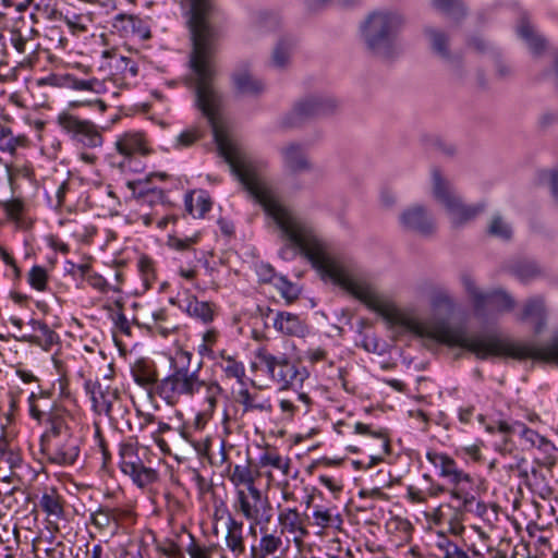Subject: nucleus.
Here are the masks:
<instances>
[{
  "instance_id": "1",
  "label": "nucleus",
  "mask_w": 558,
  "mask_h": 558,
  "mask_svg": "<svg viewBox=\"0 0 558 558\" xmlns=\"http://www.w3.org/2000/svg\"><path fill=\"white\" fill-rule=\"evenodd\" d=\"M184 355L187 357V364L179 365L171 360V373L158 383L157 395L168 405H175L183 397L193 398L204 392V402L207 405L205 411L211 414L217 407L222 388L216 380L201 378V364L192 369L190 367L191 354L184 352Z\"/></svg>"
},
{
  "instance_id": "2",
  "label": "nucleus",
  "mask_w": 558,
  "mask_h": 558,
  "mask_svg": "<svg viewBox=\"0 0 558 558\" xmlns=\"http://www.w3.org/2000/svg\"><path fill=\"white\" fill-rule=\"evenodd\" d=\"M403 25L404 19L399 12L375 11L362 26V38L373 54L390 59L398 52L397 36Z\"/></svg>"
},
{
  "instance_id": "3",
  "label": "nucleus",
  "mask_w": 558,
  "mask_h": 558,
  "mask_svg": "<svg viewBox=\"0 0 558 558\" xmlns=\"http://www.w3.org/2000/svg\"><path fill=\"white\" fill-rule=\"evenodd\" d=\"M427 460L439 469V475L450 484L449 494L459 509L472 510L475 502V483L473 477L459 469L456 461L445 453L427 452Z\"/></svg>"
},
{
  "instance_id": "4",
  "label": "nucleus",
  "mask_w": 558,
  "mask_h": 558,
  "mask_svg": "<svg viewBox=\"0 0 558 558\" xmlns=\"http://www.w3.org/2000/svg\"><path fill=\"white\" fill-rule=\"evenodd\" d=\"M432 179L433 195L445 207L453 227H461L484 211L483 204L465 205L439 170H433Z\"/></svg>"
},
{
  "instance_id": "5",
  "label": "nucleus",
  "mask_w": 558,
  "mask_h": 558,
  "mask_svg": "<svg viewBox=\"0 0 558 558\" xmlns=\"http://www.w3.org/2000/svg\"><path fill=\"white\" fill-rule=\"evenodd\" d=\"M189 7L187 26L193 46H216L218 33L211 24L214 4L211 0H184Z\"/></svg>"
},
{
  "instance_id": "6",
  "label": "nucleus",
  "mask_w": 558,
  "mask_h": 558,
  "mask_svg": "<svg viewBox=\"0 0 558 558\" xmlns=\"http://www.w3.org/2000/svg\"><path fill=\"white\" fill-rule=\"evenodd\" d=\"M255 356L260 369L268 374L281 389L302 386L308 375L305 368L299 369L284 355L275 356L265 348L258 349Z\"/></svg>"
},
{
  "instance_id": "7",
  "label": "nucleus",
  "mask_w": 558,
  "mask_h": 558,
  "mask_svg": "<svg viewBox=\"0 0 558 558\" xmlns=\"http://www.w3.org/2000/svg\"><path fill=\"white\" fill-rule=\"evenodd\" d=\"M338 108V101L330 96H308L293 106L281 119V126L293 129L307 120L329 116Z\"/></svg>"
},
{
  "instance_id": "8",
  "label": "nucleus",
  "mask_w": 558,
  "mask_h": 558,
  "mask_svg": "<svg viewBox=\"0 0 558 558\" xmlns=\"http://www.w3.org/2000/svg\"><path fill=\"white\" fill-rule=\"evenodd\" d=\"M462 283L475 311L481 315L492 312H507L514 307L515 302L512 296L502 290L483 292L470 276H463Z\"/></svg>"
},
{
  "instance_id": "9",
  "label": "nucleus",
  "mask_w": 558,
  "mask_h": 558,
  "mask_svg": "<svg viewBox=\"0 0 558 558\" xmlns=\"http://www.w3.org/2000/svg\"><path fill=\"white\" fill-rule=\"evenodd\" d=\"M58 124L72 140L85 147L95 148L102 145V135L92 121L80 119L69 112H62L58 116Z\"/></svg>"
},
{
  "instance_id": "10",
  "label": "nucleus",
  "mask_w": 558,
  "mask_h": 558,
  "mask_svg": "<svg viewBox=\"0 0 558 558\" xmlns=\"http://www.w3.org/2000/svg\"><path fill=\"white\" fill-rule=\"evenodd\" d=\"M232 507L246 520L254 521L259 517L270 514L271 510L268 498L264 497L256 486L248 487V489H236Z\"/></svg>"
},
{
  "instance_id": "11",
  "label": "nucleus",
  "mask_w": 558,
  "mask_h": 558,
  "mask_svg": "<svg viewBox=\"0 0 558 558\" xmlns=\"http://www.w3.org/2000/svg\"><path fill=\"white\" fill-rule=\"evenodd\" d=\"M40 451L50 463L72 465L80 454V439L74 435L40 444Z\"/></svg>"
},
{
  "instance_id": "12",
  "label": "nucleus",
  "mask_w": 558,
  "mask_h": 558,
  "mask_svg": "<svg viewBox=\"0 0 558 558\" xmlns=\"http://www.w3.org/2000/svg\"><path fill=\"white\" fill-rule=\"evenodd\" d=\"M46 422V429L40 437V444L43 441L52 440L56 438H63L69 435H73L71 423L73 416L70 411L64 407L51 408L48 412V416L44 418Z\"/></svg>"
},
{
  "instance_id": "13",
  "label": "nucleus",
  "mask_w": 558,
  "mask_h": 558,
  "mask_svg": "<svg viewBox=\"0 0 558 558\" xmlns=\"http://www.w3.org/2000/svg\"><path fill=\"white\" fill-rule=\"evenodd\" d=\"M400 222L403 228L422 235H430L436 230L432 215L421 205H414L404 209L400 215Z\"/></svg>"
},
{
  "instance_id": "14",
  "label": "nucleus",
  "mask_w": 558,
  "mask_h": 558,
  "mask_svg": "<svg viewBox=\"0 0 558 558\" xmlns=\"http://www.w3.org/2000/svg\"><path fill=\"white\" fill-rule=\"evenodd\" d=\"M306 520V514L300 513L296 508L281 509L278 514L281 534H290L296 545H301L310 534Z\"/></svg>"
},
{
  "instance_id": "15",
  "label": "nucleus",
  "mask_w": 558,
  "mask_h": 558,
  "mask_svg": "<svg viewBox=\"0 0 558 558\" xmlns=\"http://www.w3.org/2000/svg\"><path fill=\"white\" fill-rule=\"evenodd\" d=\"M354 432L356 434L371 435L375 440L374 445H369L372 453L368 457L369 461L366 464V469L377 465L384 460L385 456L389 454L390 441L387 434L383 429L373 432L369 425L357 422L354 425Z\"/></svg>"
},
{
  "instance_id": "16",
  "label": "nucleus",
  "mask_w": 558,
  "mask_h": 558,
  "mask_svg": "<svg viewBox=\"0 0 558 558\" xmlns=\"http://www.w3.org/2000/svg\"><path fill=\"white\" fill-rule=\"evenodd\" d=\"M432 49L447 65L449 71L457 77L461 76L460 58L452 54L448 47V37L445 33L436 29H426Z\"/></svg>"
},
{
  "instance_id": "17",
  "label": "nucleus",
  "mask_w": 558,
  "mask_h": 558,
  "mask_svg": "<svg viewBox=\"0 0 558 558\" xmlns=\"http://www.w3.org/2000/svg\"><path fill=\"white\" fill-rule=\"evenodd\" d=\"M86 393L89 396L93 408L98 413L109 414L112 409L113 401L118 398V390L110 387H102L98 381L90 379L84 384Z\"/></svg>"
},
{
  "instance_id": "18",
  "label": "nucleus",
  "mask_w": 558,
  "mask_h": 558,
  "mask_svg": "<svg viewBox=\"0 0 558 558\" xmlns=\"http://www.w3.org/2000/svg\"><path fill=\"white\" fill-rule=\"evenodd\" d=\"M132 376L134 381L142 388L150 391L154 389L157 395L158 379L157 367L154 362L138 360L132 366Z\"/></svg>"
},
{
  "instance_id": "19",
  "label": "nucleus",
  "mask_w": 558,
  "mask_h": 558,
  "mask_svg": "<svg viewBox=\"0 0 558 558\" xmlns=\"http://www.w3.org/2000/svg\"><path fill=\"white\" fill-rule=\"evenodd\" d=\"M274 328L283 336L304 337L308 329L307 325L295 314L278 312L274 319Z\"/></svg>"
},
{
  "instance_id": "20",
  "label": "nucleus",
  "mask_w": 558,
  "mask_h": 558,
  "mask_svg": "<svg viewBox=\"0 0 558 558\" xmlns=\"http://www.w3.org/2000/svg\"><path fill=\"white\" fill-rule=\"evenodd\" d=\"M116 149L124 157L149 154L144 136L138 132H126L120 135L116 141Z\"/></svg>"
},
{
  "instance_id": "21",
  "label": "nucleus",
  "mask_w": 558,
  "mask_h": 558,
  "mask_svg": "<svg viewBox=\"0 0 558 558\" xmlns=\"http://www.w3.org/2000/svg\"><path fill=\"white\" fill-rule=\"evenodd\" d=\"M145 322L140 323L138 317H134L133 320L137 325L146 327L150 332L158 333L162 337H168L178 330V325L168 318L167 311L159 308L154 311L150 318H144Z\"/></svg>"
},
{
  "instance_id": "22",
  "label": "nucleus",
  "mask_w": 558,
  "mask_h": 558,
  "mask_svg": "<svg viewBox=\"0 0 558 558\" xmlns=\"http://www.w3.org/2000/svg\"><path fill=\"white\" fill-rule=\"evenodd\" d=\"M36 327L35 333H23L20 340L29 344L38 345L48 351L59 340V336L46 323L41 320H33Z\"/></svg>"
},
{
  "instance_id": "23",
  "label": "nucleus",
  "mask_w": 558,
  "mask_h": 558,
  "mask_svg": "<svg viewBox=\"0 0 558 558\" xmlns=\"http://www.w3.org/2000/svg\"><path fill=\"white\" fill-rule=\"evenodd\" d=\"M38 36V31L26 21L20 20L10 29V43L19 53L27 51V45Z\"/></svg>"
},
{
  "instance_id": "24",
  "label": "nucleus",
  "mask_w": 558,
  "mask_h": 558,
  "mask_svg": "<svg viewBox=\"0 0 558 558\" xmlns=\"http://www.w3.org/2000/svg\"><path fill=\"white\" fill-rule=\"evenodd\" d=\"M232 82L238 93L256 96L264 92V83L247 69H239L232 74Z\"/></svg>"
},
{
  "instance_id": "25",
  "label": "nucleus",
  "mask_w": 558,
  "mask_h": 558,
  "mask_svg": "<svg viewBox=\"0 0 558 558\" xmlns=\"http://www.w3.org/2000/svg\"><path fill=\"white\" fill-rule=\"evenodd\" d=\"M216 365L223 372L226 378L235 379L238 383H243L245 377V366L236 359L235 354H230L227 350L218 351V360H215Z\"/></svg>"
},
{
  "instance_id": "26",
  "label": "nucleus",
  "mask_w": 558,
  "mask_h": 558,
  "mask_svg": "<svg viewBox=\"0 0 558 558\" xmlns=\"http://www.w3.org/2000/svg\"><path fill=\"white\" fill-rule=\"evenodd\" d=\"M235 400L243 407L244 412L258 411L269 413L272 410L269 398L264 397L258 391L251 392L246 388L238 391Z\"/></svg>"
},
{
  "instance_id": "27",
  "label": "nucleus",
  "mask_w": 558,
  "mask_h": 558,
  "mask_svg": "<svg viewBox=\"0 0 558 558\" xmlns=\"http://www.w3.org/2000/svg\"><path fill=\"white\" fill-rule=\"evenodd\" d=\"M286 167L292 172H302L311 169L302 147L299 144L290 143L281 148Z\"/></svg>"
},
{
  "instance_id": "28",
  "label": "nucleus",
  "mask_w": 558,
  "mask_h": 558,
  "mask_svg": "<svg viewBox=\"0 0 558 558\" xmlns=\"http://www.w3.org/2000/svg\"><path fill=\"white\" fill-rule=\"evenodd\" d=\"M226 545L235 557L245 553L243 522L235 520L232 515H229L227 522Z\"/></svg>"
},
{
  "instance_id": "29",
  "label": "nucleus",
  "mask_w": 558,
  "mask_h": 558,
  "mask_svg": "<svg viewBox=\"0 0 558 558\" xmlns=\"http://www.w3.org/2000/svg\"><path fill=\"white\" fill-rule=\"evenodd\" d=\"M39 507L48 518L60 520L64 514L63 499L56 488H46L40 497Z\"/></svg>"
},
{
  "instance_id": "30",
  "label": "nucleus",
  "mask_w": 558,
  "mask_h": 558,
  "mask_svg": "<svg viewBox=\"0 0 558 558\" xmlns=\"http://www.w3.org/2000/svg\"><path fill=\"white\" fill-rule=\"evenodd\" d=\"M435 549L437 550V558H484L477 550H473L472 556H469L466 551L444 534L438 535L435 542Z\"/></svg>"
},
{
  "instance_id": "31",
  "label": "nucleus",
  "mask_w": 558,
  "mask_h": 558,
  "mask_svg": "<svg viewBox=\"0 0 558 558\" xmlns=\"http://www.w3.org/2000/svg\"><path fill=\"white\" fill-rule=\"evenodd\" d=\"M50 392L40 391L39 393L32 392L28 397L29 414L31 416L41 423L48 416L51 408L62 407L61 404L50 403Z\"/></svg>"
},
{
  "instance_id": "32",
  "label": "nucleus",
  "mask_w": 558,
  "mask_h": 558,
  "mask_svg": "<svg viewBox=\"0 0 558 558\" xmlns=\"http://www.w3.org/2000/svg\"><path fill=\"white\" fill-rule=\"evenodd\" d=\"M122 472L129 475L134 484L143 488L154 483L157 480V473L155 470L145 466L142 462L129 463Z\"/></svg>"
},
{
  "instance_id": "33",
  "label": "nucleus",
  "mask_w": 558,
  "mask_h": 558,
  "mask_svg": "<svg viewBox=\"0 0 558 558\" xmlns=\"http://www.w3.org/2000/svg\"><path fill=\"white\" fill-rule=\"evenodd\" d=\"M519 36L524 39L529 46V49L534 56H541L546 49V41L541 36L535 34L532 25L523 20L518 26Z\"/></svg>"
},
{
  "instance_id": "34",
  "label": "nucleus",
  "mask_w": 558,
  "mask_h": 558,
  "mask_svg": "<svg viewBox=\"0 0 558 558\" xmlns=\"http://www.w3.org/2000/svg\"><path fill=\"white\" fill-rule=\"evenodd\" d=\"M314 524L320 529H340L343 520L341 514L335 513L331 509L320 506L315 507L313 512Z\"/></svg>"
},
{
  "instance_id": "35",
  "label": "nucleus",
  "mask_w": 558,
  "mask_h": 558,
  "mask_svg": "<svg viewBox=\"0 0 558 558\" xmlns=\"http://www.w3.org/2000/svg\"><path fill=\"white\" fill-rule=\"evenodd\" d=\"M184 310L189 315L199 318L204 323H209L214 318V311L208 302L198 301L191 296L185 300Z\"/></svg>"
},
{
  "instance_id": "36",
  "label": "nucleus",
  "mask_w": 558,
  "mask_h": 558,
  "mask_svg": "<svg viewBox=\"0 0 558 558\" xmlns=\"http://www.w3.org/2000/svg\"><path fill=\"white\" fill-rule=\"evenodd\" d=\"M281 545L282 541L279 536L275 534H264L260 537L258 549L252 547V551L256 558H266L275 554Z\"/></svg>"
},
{
  "instance_id": "37",
  "label": "nucleus",
  "mask_w": 558,
  "mask_h": 558,
  "mask_svg": "<svg viewBox=\"0 0 558 558\" xmlns=\"http://www.w3.org/2000/svg\"><path fill=\"white\" fill-rule=\"evenodd\" d=\"M293 43L288 39H281L275 47L271 62L275 68L283 69L290 60Z\"/></svg>"
},
{
  "instance_id": "38",
  "label": "nucleus",
  "mask_w": 558,
  "mask_h": 558,
  "mask_svg": "<svg viewBox=\"0 0 558 558\" xmlns=\"http://www.w3.org/2000/svg\"><path fill=\"white\" fill-rule=\"evenodd\" d=\"M453 507L456 508V514L452 519L449 520V523L451 525V531L454 534H459L463 531V526L460 524L462 513L473 512V513L477 514L478 517H484L487 512L486 505L481 501H477L476 499H475L474 505L472 506V510L459 509L458 502H456V505Z\"/></svg>"
},
{
  "instance_id": "39",
  "label": "nucleus",
  "mask_w": 558,
  "mask_h": 558,
  "mask_svg": "<svg viewBox=\"0 0 558 558\" xmlns=\"http://www.w3.org/2000/svg\"><path fill=\"white\" fill-rule=\"evenodd\" d=\"M262 466L270 465L277 470H280L284 475L289 474L290 470V459L282 458L279 453L275 451H266L260 457Z\"/></svg>"
},
{
  "instance_id": "40",
  "label": "nucleus",
  "mask_w": 558,
  "mask_h": 558,
  "mask_svg": "<svg viewBox=\"0 0 558 558\" xmlns=\"http://www.w3.org/2000/svg\"><path fill=\"white\" fill-rule=\"evenodd\" d=\"M137 266L145 289H149L157 279L155 263L148 256H142L138 259Z\"/></svg>"
},
{
  "instance_id": "41",
  "label": "nucleus",
  "mask_w": 558,
  "mask_h": 558,
  "mask_svg": "<svg viewBox=\"0 0 558 558\" xmlns=\"http://www.w3.org/2000/svg\"><path fill=\"white\" fill-rule=\"evenodd\" d=\"M230 481L235 486L245 485L246 489L255 486V478L248 465H235L230 474Z\"/></svg>"
},
{
  "instance_id": "42",
  "label": "nucleus",
  "mask_w": 558,
  "mask_h": 558,
  "mask_svg": "<svg viewBox=\"0 0 558 558\" xmlns=\"http://www.w3.org/2000/svg\"><path fill=\"white\" fill-rule=\"evenodd\" d=\"M90 522L99 531L107 530L112 522H116L114 510L99 508L90 514Z\"/></svg>"
},
{
  "instance_id": "43",
  "label": "nucleus",
  "mask_w": 558,
  "mask_h": 558,
  "mask_svg": "<svg viewBox=\"0 0 558 558\" xmlns=\"http://www.w3.org/2000/svg\"><path fill=\"white\" fill-rule=\"evenodd\" d=\"M545 312L544 301L541 298H533L529 300L524 306L520 319H543Z\"/></svg>"
},
{
  "instance_id": "44",
  "label": "nucleus",
  "mask_w": 558,
  "mask_h": 558,
  "mask_svg": "<svg viewBox=\"0 0 558 558\" xmlns=\"http://www.w3.org/2000/svg\"><path fill=\"white\" fill-rule=\"evenodd\" d=\"M64 81L66 86L75 90H92L95 93H99L102 86L101 83L96 78L80 80L75 76L66 75L64 77Z\"/></svg>"
},
{
  "instance_id": "45",
  "label": "nucleus",
  "mask_w": 558,
  "mask_h": 558,
  "mask_svg": "<svg viewBox=\"0 0 558 558\" xmlns=\"http://www.w3.org/2000/svg\"><path fill=\"white\" fill-rule=\"evenodd\" d=\"M488 233L501 240H509L512 235V230L501 216L496 215L488 226Z\"/></svg>"
},
{
  "instance_id": "46",
  "label": "nucleus",
  "mask_w": 558,
  "mask_h": 558,
  "mask_svg": "<svg viewBox=\"0 0 558 558\" xmlns=\"http://www.w3.org/2000/svg\"><path fill=\"white\" fill-rule=\"evenodd\" d=\"M62 20L73 34L86 32L90 23V17L87 14H65Z\"/></svg>"
},
{
  "instance_id": "47",
  "label": "nucleus",
  "mask_w": 558,
  "mask_h": 558,
  "mask_svg": "<svg viewBox=\"0 0 558 558\" xmlns=\"http://www.w3.org/2000/svg\"><path fill=\"white\" fill-rule=\"evenodd\" d=\"M28 283L37 291H45L48 283L47 270L41 266H33L28 272Z\"/></svg>"
},
{
  "instance_id": "48",
  "label": "nucleus",
  "mask_w": 558,
  "mask_h": 558,
  "mask_svg": "<svg viewBox=\"0 0 558 558\" xmlns=\"http://www.w3.org/2000/svg\"><path fill=\"white\" fill-rule=\"evenodd\" d=\"M202 136H203V131L197 126L184 130L177 137L175 147L177 148L189 147V146L193 145L196 141H198Z\"/></svg>"
},
{
  "instance_id": "49",
  "label": "nucleus",
  "mask_w": 558,
  "mask_h": 558,
  "mask_svg": "<svg viewBox=\"0 0 558 558\" xmlns=\"http://www.w3.org/2000/svg\"><path fill=\"white\" fill-rule=\"evenodd\" d=\"M518 434L522 437V439L530 444L533 447L544 448V445L547 444L545 438L541 436L535 430L529 428L524 424H518Z\"/></svg>"
},
{
  "instance_id": "50",
  "label": "nucleus",
  "mask_w": 558,
  "mask_h": 558,
  "mask_svg": "<svg viewBox=\"0 0 558 558\" xmlns=\"http://www.w3.org/2000/svg\"><path fill=\"white\" fill-rule=\"evenodd\" d=\"M121 470L126 468L129 463H138L137 448L132 442H123L120 445Z\"/></svg>"
},
{
  "instance_id": "51",
  "label": "nucleus",
  "mask_w": 558,
  "mask_h": 558,
  "mask_svg": "<svg viewBox=\"0 0 558 558\" xmlns=\"http://www.w3.org/2000/svg\"><path fill=\"white\" fill-rule=\"evenodd\" d=\"M190 213L197 218H203L211 208V201L206 195H198L195 204H187Z\"/></svg>"
},
{
  "instance_id": "52",
  "label": "nucleus",
  "mask_w": 558,
  "mask_h": 558,
  "mask_svg": "<svg viewBox=\"0 0 558 558\" xmlns=\"http://www.w3.org/2000/svg\"><path fill=\"white\" fill-rule=\"evenodd\" d=\"M0 206L5 211L8 218H10L12 220H16V221L20 219V217L23 213V209H24V204L20 199H10V201H5V202H1Z\"/></svg>"
},
{
  "instance_id": "53",
  "label": "nucleus",
  "mask_w": 558,
  "mask_h": 558,
  "mask_svg": "<svg viewBox=\"0 0 558 558\" xmlns=\"http://www.w3.org/2000/svg\"><path fill=\"white\" fill-rule=\"evenodd\" d=\"M276 286L280 290L282 298H284L288 303H291L298 299V296H299L298 289L291 282H289L286 279L280 277L279 282L276 283Z\"/></svg>"
},
{
  "instance_id": "54",
  "label": "nucleus",
  "mask_w": 558,
  "mask_h": 558,
  "mask_svg": "<svg viewBox=\"0 0 558 558\" xmlns=\"http://www.w3.org/2000/svg\"><path fill=\"white\" fill-rule=\"evenodd\" d=\"M197 236H190L185 239H171L170 245L177 251L192 253L194 257H196V252L193 248V245L196 243Z\"/></svg>"
},
{
  "instance_id": "55",
  "label": "nucleus",
  "mask_w": 558,
  "mask_h": 558,
  "mask_svg": "<svg viewBox=\"0 0 558 558\" xmlns=\"http://www.w3.org/2000/svg\"><path fill=\"white\" fill-rule=\"evenodd\" d=\"M327 351L323 348H310L304 354L303 359L312 364L327 361Z\"/></svg>"
},
{
  "instance_id": "56",
  "label": "nucleus",
  "mask_w": 558,
  "mask_h": 558,
  "mask_svg": "<svg viewBox=\"0 0 558 558\" xmlns=\"http://www.w3.org/2000/svg\"><path fill=\"white\" fill-rule=\"evenodd\" d=\"M25 142L24 137H15L12 134L0 143V150L14 155L16 148Z\"/></svg>"
},
{
  "instance_id": "57",
  "label": "nucleus",
  "mask_w": 558,
  "mask_h": 558,
  "mask_svg": "<svg viewBox=\"0 0 558 558\" xmlns=\"http://www.w3.org/2000/svg\"><path fill=\"white\" fill-rule=\"evenodd\" d=\"M518 424L519 423L510 425L505 421H498L495 425H488L486 429L490 433L499 432L500 434L508 436L518 433Z\"/></svg>"
},
{
  "instance_id": "58",
  "label": "nucleus",
  "mask_w": 558,
  "mask_h": 558,
  "mask_svg": "<svg viewBox=\"0 0 558 558\" xmlns=\"http://www.w3.org/2000/svg\"><path fill=\"white\" fill-rule=\"evenodd\" d=\"M517 276L525 281L537 275V268L533 263H524L515 268Z\"/></svg>"
},
{
  "instance_id": "59",
  "label": "nucleus",
  "mask_w": 558,
  "mask_h": 558,
  "mask_svg": "<svg viewBox=\"0 0 558 558\" xmlns=\"http://www.w3.org/2000/svg\"><path fill=\"white\" fill-rule=\"evenodd\" d=\"M186 551L191 558H210V549L196 544L193 537L191 544L186 548Z\"/></svg>"
},
{
  "instance_id": "60",
  "label": "nucleus",
  "mask_w": 558,
  "mask_h": 558,
  "mask_svg": "<svg viewBox=\"0 0 558 558\" xmlns=\"http://www.w3.org/2000/svg\"><path fill=\"white\" fill-rule=\"evenodd\" d=\"M433 4L445 12H452L461 8L460 0H433Z\"/></svg>"
},
{
  "instance_id": "61",
  "label": "nucleus",
  "mask_w": 558,
  "mask_h": 558,
  "mask_svg": "<svg viewBox=\"0 0 558 558\" xmlns=\"http://www.w3.org/2000/svg\"><path fill=\"white\" fill-rule=\"evenodd\" d=\"M0 257L3 260V263L8 266H10L13 269V272L15 277H20L21 270L13 258V256L7 252V250L0 244Z\"/></svg>"
},
{
  "instance_id": "62",
  "label": "nucleus",
  "mask_w": 558,
  "mask_h": 558,
  "mask_svg": "<svg viewBox=\"0 0 558 558\" xmlns=\"http://www.w3.org/2000/svg\"><path fill=\"white\" fill-rule=\"evenodd\" d=\"M118 62L120 63L118 66L122 68L124 74L130 73L132 77L137 75L138 69L135 62L125 57H120Z\"/></svg>"
},
{
  "instance_id": "63",
  "label": "nucleus",
  "mask_w": 558,
  "mask_h": 558,
  "mask_svg": "<svg viewBox=\"0 0 558 558\" xmlns=\"http://www.w3.org/2000/svg\"><path fill=\"white\" fill-rule=\"evenodd\" d=\"M86 280L89 286H92L93 288H95L99 291H105L107 289L108 283H107L106 279L98 274L88 275Z\"/></svg>"
},
{
  "instance_id": "64",
  "label": "nucleus",
  "mask_w": 558,
  "mask_h": 558,
  "mask_svg": "<svg viewBox=\"0 0 558 558\" xmlns=\"http://www.w3.org/2000/svg\"><path fill=\"white\" fill-rule=\"evenodd\" d=\"M545 180L547 181L549 189L551 191V194L554 198L558 202V171L551 170L549 171Z\"/></svg>"
}]
</instances>
